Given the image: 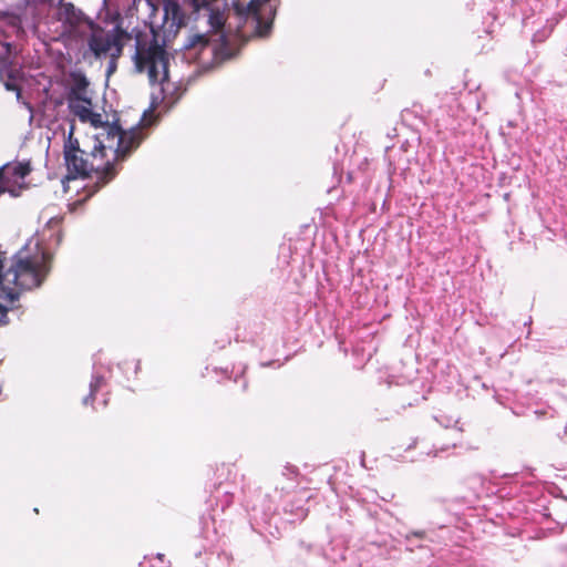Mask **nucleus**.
Segmentation results:
<instances>
[{"label": "nucleus", "instance_id": "1", "mask_svg": "<svg viewBox=\"0 0 567 567\" xmlns=\"http://www.w3.org/2000/svg\"><path fill=\"white\" fill-rule=\"evenodd\" d=\"M185 23V16L179 4L174 0H164L162 24L152 27L151 33L135 34V51L132 56L135 70L146 73L152 85H158L165 93L168 84V55L164 45L158 43L174 37Z\"/></svg>", "mask_w": 567, "mask_h": 567}, {"label": "nucleus", "instance_id": "2", "mask_svg": "<svg viewBox=\"0 0 567 567\" xmlns=\"http://www.w3.org/2000/svg\"><path fill=\"white\" fill-rule=\"evenodd\" d=\"M279 0H250L246 6L234 2L233 10H229L226 18L220 12L212 10L209 24L212 29L219 31L215 41L220 42L210 52L224 58H230L231 45L236 41H245L247 33L244 27L250 22L254 33L266 37L271 28L276 16Z\"/></svg>", "mask_w": 567, "mask_h": 567}, {"label": "nucleus", "instance_id": "3", "mask_svg": "<svg viewBox=\"0 0 567 567\" xmlns=\"http://www.w3.org/2000/svg\"><path fill=\"white\" fill-rule=\"evenodd\" d=\"M130 39L131 34L121 25L115 24L112 29H105L92 20L78 39V43L73 44L66 53L71 60L78 61L118 59L125 42Z\"/></svg>", "mask_w": 567, "mask_h": 567}, {"label": "nucleus", "instance_id": "4", "mask_svg": "<svg viewBox=\"0 0 567 567\" xmlns=\"http://www.w3.org/2000/svg\"><path fill=\"white\" fill-rule=\"evenodd\" d=\"M27 4L32 7L33 10H49L52 11V17L48 21L49 25H53L52 40L61 42L66 52L76 44L78 39L85 31L92 19L86 17L84 12L72 2L59 0L54 3L53 0H25Z\"/></svg>", "mask_w": 567, "mask_h": 567}, {"label": "nucleus", "instance_id": "5", "mask_svg": "<svg viewBox=\"0 0 567 567\" xmlns=\"http://www.w3.org/2000/svg\"><path fill=\"white\" fill-rule=\"evenodd\" d=\"M101 132L95 135V144L92 151V157L101 162L105 159L103 173L112 169V161L124 158L127 153L137 147L143 140L142 130L132 127L123 131L117 124H109L102 121Z\"/></svg>", "mask_w": 567, "mask_h": 567}, {"label": "nucleus", "instance_id": "6", "mask_svg": "<svg viewBox=\"0 0 567 567\" xmlns=\"http://www.w3.org/2000/svg\"><path fill=\"white\" fill-rule=\"evenodd\" d=\"M64 161L70 178L83 177L92 171H103L104 167V162H101L99 157L97 161H94L92 152L87 154L80 148L78 140H72V131H70L68 142L64 145ZM106 174L102 172L101 177L104 183L114 176V173H111L109 178H104Z\"/></svg>", "mask_w": 567, "mask_h": 567}, {"label": "nucleus", "instance_id": "7", "mask_svg": "<svg viewBox=\"0 0 567 567\" xmlns=\"http://www.w3.org/2000/svg\"><path fill=\"white\" fill-rule=\"evenodd\" d=\"M31 168L29 163H7L0 167V195L9 193L11 196H19L25 187V177Z\"/></svg>", "mask_w": 567, "mask_h": 567}, {"label": "nucleus", "instance_id": "8", "mask_svg": "<svg viewBox=\"0 0 567 567\" xmlns=\"http://www.w3.org/2000/svg\"><path fill=\"white\" fill-rule=\"evenodd\" d=\"M68 105L71 113L79 117L83 123H90L93 127L102 125V115L92 110L90 96L68 97Z\"/></svg>", "mask_w": 567, "mask_h": 567}, {"label": "nucleus", "instance_id": "9", "mask_svg": "<svg viewBox=\"0 0 567 567\" xmlns=\"http://www.w3.org/2000/svg\"><path fill=\"white\" fill-rule=\"evenodd\" d=\"M6 49V56L0 58V81L8 91H13L17 97H20V87L18 81L20 78V69L10 61V43H1Z\"/></svg>", "mask_w": 567, "mask_h": 567}, {"label": "nucleus", "instance_id": "10", "mask_svg": "<svg viewBox=\"0 0 567 567\" xmlns=\"http://www.w3.org/2000/svg\"><path fill=\"white\" fill-rule=\"evenodd\" d=\"M71 83L70 91L68 93V97L74 96H89L87 95V86L89 81L86 76L82 72H72L70 74Z\"/></svg>", "mask_w": 567, "mask_h": 567}, {"label": "nucleus", "instance_id": "11", "mask_svg": "<svg viewBox=\"0 0 567 567\" xmlns=\"http://www.w3.org/2000/svg\"><path fill=\"white\" fill-rule=\"evenodd\" d=\"M209 41L210 40L204 34H195L184 44V48L187 50H195L197 48H199V50H207L209 49Z\"/></svg>", "mask_w": 567, "mask_h": 567}, {"label": "nucleus", "instance_id": "12", "mask_svg": "<svg viewBox=\"0 0 567 567\" xmlns=\"http://www.w3.org/2000/svg\"><path fill=\"white\" fill-rule=\"evenodd\" d=\"M140 565L141 567H168L163 554H157L150 558L144 557V560Z\"/></svg>", "mask_w": 567, "mask_h": 567}, {"label": "nucleus", "instance_id": "13", "mask_svg": "<svg viewBox=\"0 0 567 567\" xmlns=\"http://www.w3.org/2000/svg\"><path fill=\"white\" fill-rule=\"evenodd\" d=\"M103 383V378L100 375H93L91 382H90V394L84 398L83 403L87 404L90 401L93 400L95 392L101 388Z\"/></svg>", "mask_w": 567, "mask_h": 567}, {"label": "nucleus", "instance_id": "14", "mask_svg": "<svg viewBox=\"0 0 567 567\" xmlns=\"http://www.w3.org/2000/svg\"><path fill=\"white\" fill-rule=\"evenodd\" d=\"M196 11L209 7V0H189Z\"/></svg>", "mask_w": 567, "mask_h": 567}, {"label": "nucleus", "instance_id": "15", "mask_svg": "<svg viewBox=\"0 0 567 567\" xmlns=\"http://www.w3.org/2000/svg\"><path fill=\"white\" fill-rule=\"evenodd\" d=\"M107 59L110 60L109 65H107V74L110 75L116 69V60L117 59H113V58H107Z\"/></svg>", "mask_w": 567, "mask_h": 567}]
</instances>
